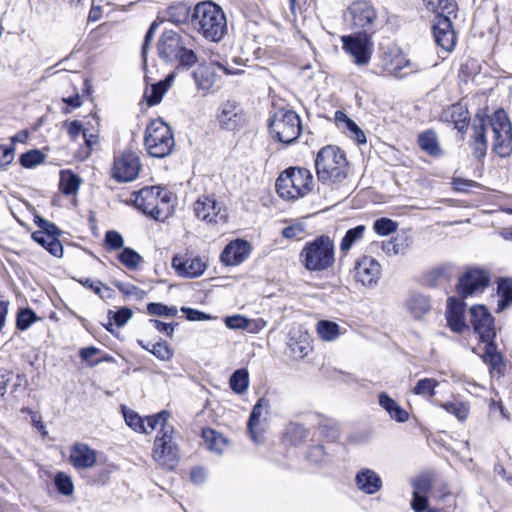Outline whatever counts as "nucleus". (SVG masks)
Wrapping results in <instances>:
<instances>
[{
    "mask_svg": "<svg viewBox=\"0 0 512 512\" xmlns=\"http://www.w3.org/2000/svg\"><path fill=\"white\" fill-rule=\"evenodd\" d=\"M32 239L44 247L51 255L58 258L62 257L63 246L57 237L42 231H35L32 233Z\"/></svg>",
    "mask_w": 512,
    "mask_h": 512,
    "instance_id": "obj_32",
    "label": "nucleus"
},
{
    "mask_svg": "<svg viewBox=\"0 0 512 512\" xmlns=\"http://www.w3.org/2000/svg\"><path fill=\"white\" fill-rule=\"evenodd\" d=\"M427 10L435 13V16H451L457 11L455 0H423Z\"/></svg>",
    "mask_w": 512,
    "mask_h": 512,
    "instance_id": "obj_37",
    "label": "nucleus"
},
{
    "mask_svg": "<svg viewBox=\"0 0 512 512\" xmlns=\"http://www.w3.org/2000/svg\"><path fill=\"white\" fill-rule=\"evenodd\" d=\"M202 437L209 450L221 453L226 446V439L212 429H203Z\"/></svg>",
    "mask_w": 512,
    "mask_h": 512,
    "instance_id": "obj_41",
    "label": "nucleus"
},
{
    "mask_svg": "<svg viewBox=\"0 0 512 512\" xmlns=\"http://www.w3.org/2000/svg\"><path fill=\"white\" fill-rule=\"evenodd\" d=\"M357 488L367 495L376 494L382 488L381 477L372 469L364 468L355 476Z\"/></svg>",
    "mask_w": 512,
    "mask_h": 512,
    "instance_id": "obj_27",
    "label": "nucleus"
},
{
    "mask_svg": "<svg viewBox=\"0 0 512 512\" xmlns=\"http://www.w3.org/2000/svg\"><path fill=\"white\" fill-rule=\"evenodd\" d=\"M440 120L444 123L453 124L459 133L464 134L470 123V114L465 105L456 103L443 109Z\"/></svg>",
    "mask_w": 512,
    "mask_h": 512,
    "instance_id": "obj_24",
    "label": "nucleus"
},
{
    "mask_svg": "<svg viewBox=\"0 0 512 512\" xmlns=\"http://www.w3.org/2000/svg\"><path fill=\"white\" fill-rule=\"evenodd\" d=\"M251 252V245L243 239H236L227 244L220 255L226 266H236L244 262Z\"/></svg>",
    "mask_w": 512,
    "mask_h": 512,
    "instance_id": "obj_23",
    "label": "nucleus"
},
{
    "mask_svg": "<svg viewBox=\"0 0 512 512\" xmlns=\"http://www.w3.org/2000/svg\"><path fill=\"white\" fill-rule=\"evenodd\" d=\"M317 333L324 341H334L340 335V326L333 321L320 320L317 323Z\"/></svg>",
    "mask_w": 512,
    "mask_h": 512,
    "instance_id": "obj_39",
    "label": "nucleus"
},
{
    "mask_svg": "<svg viewBox=\"0 0 512 512\" xmlns=\"http://www.w3.org/2000/svg\"><path fill=\"white\" fill-rule=\"evenodd\" d=\"M105 245L108 250H117L123 247L124 239L117 231H107L105 234Z\"/></svg>",
    "mask_w": 512,
    "mask_h": 512,
    "instance_id": "obj_59",
    "label": "nucleus"
},
{
    "mask_svg": "<svg viewBox=\"0 0 512 512\" xmlns=\"http://www.w3.org/2000/svg\"><path fill=\"white\" fill-rule=\"evenodd\" d=\"M217 120L222 129L235 131L245 125L246 115L238 103L228 100L220 105Z\"/></svg>",
    "mask_w": 512,
    "mask_h": 512,
    "instance_id": "obj_17",
    "label": "nucleus"
},
{
    "mask_svg": "<svg viewBox=\"0 0 512 512\" xmlns=\"http://www.w3.org/2000/svg\"><path fill=\"white\" fill-rule=\"evenodd\" d=\"M268 407V401L264 398H260L253 406L249 416L247 431L251 440L255 443H259L261 441L262 435L265 431Z\"/></svg>",
    "mask_w": 512,
    "mask_h": 512,
    "instance_id": "obj_19",
    "label": "nucleus"
},
{
    "mask_svg": "<svg viewBox=\"0 0 512 512\" xmlns=\"http://www.w3.org/2000/svg\"><path fill=\"white\" fill-rule=\"evenodd\" d=\"M282 236L289 240H301L305 234V225L303 223H294L285 227L282 232Z\"/></svg>",
    "mask_w": 512,
    "mask_h": 512,
    "instance_id": "obj_56",
    "label": "nucleus"
},
{
    "mask_svg": "<svg viewBox=\"0 0 512 512\" xmlns=\"http://www.w3.org/2000/svg\"><path fill=\"white\" fill-rule=\"evenodd\" d=\"M307 459L315 465H321L327 462L328 455L322 445H316L309 449Z\"/></svg>",
    "mask_w": 512,
    "mask_h": 512,
    "instance_id": "obj_57",
    "label": "nucleus"
},
{
    "mask_svg": "<svg viewBox=\"0 0 512 512\" xmlns=\"http://www.w3.org/2000/svg\"><path fill=\"white\" fill-rule=\"evenodd\" d=\"M448 413L454 415L459 421H464L468 417L469 408L462 402H447L441 405Z\"/></svg>",
    "mask_w": 512,
    "mask_h": 512,
    "instance_id": "obj_52",
    "label": "nucleus"
},
{
    "mask_svg": "<svg viewBox=\"0 0 512 512\" xmlns=\"http://www.w3.org/2000/svg\"><path fill=\"white\" fill-rule=\"evenodd\" d=\"M133 312L130 308L122 307L113 314V320L118 327L124 326L132 317Z\"/></svg>",
    "mask_w": 512,
    "mask_h": 512,
    "instance_id": "obj_63",
    "label": "nucleus"
},
{
    "mask_svg": "<svg viewBox=\"0 0 512 512\" xmlns=\"http://www.w3.org/2000/svg\"><path fill=\"white\" fill-rule=\"evenodd\" d=\"M170 413L168 411H161L160 413L152 416H148L145 420V426L148 428L149 433L160 427L158 435H163L164 429L167 427H173L168 424Z\"/></svg>",
    "mask_w": 512,
    "mask_h": 512,
    "instance_id": "obj_43",
    "label": "nucleus"
},
{
    "mask_svg": "<svg viewBox=\"0 0 512 512\" xmlns=\"http://www.w3.org/2000/svg\"><path fill=\"white\" fill-rule=\"evenodd\" d=\"M382 250L388 256H395L403 253V244L398 243L397 239L388 240L382 243Z\"/></svg>",
    "mask_w": 512,
    "mask_h": 512,
    "instance_id": "obj_62",
    "label": "nucleus"
},
{
    "mask_svg": "<svg viewBox=\"0 0 512 512\" xmlns=\"http://www.w3.org/2000/svg\"><path fill=\"white\" fill-rule=\"evenodd\" d=\"M499 297L496 312L500 313L512 305V278H500L497 284Z\"/></svg>",
    "mask_w": 512,
    "mask_h": 512,
    "instance_id": "obj_34",
    "label": "nucleus"
},
{
    "mask_svg": "<svg viewBox=\"0 0 512 512\" xmlns=\"http://www.w3.org/2000/svg\"><path fill=\"white\" fill-rule=\"evenodd\" d=\"M447 323L453 332L460 333L467 325L464 319V309L462 303L454 298H449L448 309L446 312Z\"/></svg>",
    "mask_w": 512,
    "mask_h": 512,
    "instance_id": "obj_28",
    "label": "nucleus"
},
{
    "mask_svg": "<svg viewBox=\"0 0 512 512\" xmlns=\"http://www.w3.org/2000/svg\"><path fill=\"white\" fill-rule=\"evenodd\" d=\"M470 322L480 341L485 344L483 362L490 366L491 371L500 376L504 375L505 362L495 344L496 329L493 316L484 305H474L470 308Z\"/></svg>",
    "mask_w": 512,
    "mask_h": 512,
    "instance_id": "obj_2",
    "label": "nucleus"
},
{
    "mask_svg": "<svg viewBox=\"0 0 512 512\" xmlns=\"http://www.w3.org/2000/svg\"><path fill=\"white\" fill-rule=\"evenodd\" d=\"M147 312L150 315L171 318L177 315L178 310L175 306H167L162 303L151 302L147 305Z\"/></svg>",
    "mask_w": 512,
    "mask_h": 512,
    "instance_id": "obj_50",
    "label": "nucleus"
},
{
    "mask_svg": "<svg viewBox=\"0 0 512 512\" xmlns=\"http://www.w3.org/2000/svg\"><path fill=\"white\" fill-rule=\"evenodd\" d=\"M313 177L306 168H289L276 180V191L284 200H297L312 189Z\"/></svg>",
    "mask_w": 512,
    "mask_h": 512,
    "instance_id": "obj_7",
    "label": "nucleus"
},
{
    "mask_svg": "<svg viewBox=\"0 0 512 512\" xmlns=\"http://www.w3.org/2000/svg\"><path fill=\"white\" fill-rule=\"evenodd\" d=\"M55 486L59 493L70 496L74 491V484L71 477L63 472H58L54 479Z\"/></svg>",
    "mask_w": 512,
    "mask_h": 512,
    "instance_id": "obj_51",
    "label": "nucleus"
},
{
    "mask_svg": "<svg viewBox=\"0 0 512 512\" xmlns=\"http://www.w3.org/2000/svg\"><path fill=\"white\" fill-rule=\"evenodd\" d=\"M300 262L306 270L321 272L328 270L335 262V245L328 235H320L305 243L299 254Z\"/></svg>",
    "mask_w": 512,
    "mask_h": 512,
    "instance_id": "obj_6",
    "label": "nucleus"
},
{
    "mask_svg": "<svg viewBox=\"0 0 512 512\" xmlns=\"http://www.w3.org/2000/svg\"><path fill=\"white\" fill-rule=\"evenodd\" d=\"M171 264L177 275L184 278H197L207 268L206 261L199 256L175 255Z\"/></svg>",
    "mask_w": 512,
    "mask_h": 512,
    "instance_id": "obj_20",
    "label": "nucleus"
},
{
    "mask_svg": "<svg viewBox=\"0 0 512 512\" xmlns=\"http://www.w3.org/2000/svg\"><path fill=\"white\" fill-rule=\"evenodd\" d=\"M69 460L76 469H89L96 464L97 452L87 444L76 443L70 449Z\"/></svg>",
    "mask_w": 512,
    "mask_h": 512,
    "instance_id": "obj_26",
    "label": "nucleus"
},
{
    "mask_svg": "<svg viewBox=\"0 0 512 512\" xmlns=\"http://www.w3.org/2000/svg\"><path fill=\"white\" fill-rule=\"evenodd\" d=\"M383 70L394 77L403 78L409 74L418 72L420 68L406 59L401 53L389 54L383 58Z\"/></svg>",
    "mask_w": 512,
    "mask_h": 512,
    "instance_id": "obj_21",
    "label": "nucleus"
},
{
    "mask_svg": "<svg viewBox=\"0 0 512 512\" xmlns=\"http://www.w3.org/2000/svg\"><path fill=\"white\" fill-rule=\"evenodd\" d=\"M38 320V316L32 309H20L17 313L16 327L21 331H25Z\"/></svg>",
    "mask_w": 512,
    "mask_h": 512,
    "instance_id": "obj_46",
    "label": "nucleus"
},
{
    "mask_svg": "<svg viewBox=\"0 0 512 512\" xmlns=\"http://www.w3.org/2000/svg\"><path fill=\"white\" fill-rule=\"evenodd\" d=\"M193 78L198 90L207 92L215 84V73L209 66L201 65L193 72Z\"/></svg>",
    "mask_w": 512,
    "mask_h": 512,
    "instance_id": "obj_35",
    "label": "nucleus"
},
{
    "mask_svg": "<svg viewBox=\"0 0 512 512\" xmlns=\"http://www.w3.org/2000/svg\"><path fill=\"white\" fill-rule=\"evenodd\" d=\"M269 130L272 138L284 144L295 142L302 131L299 115L293 110L279 109L269 120Z\"/></svg>",
    "mask_w": 512,
    "mask_h": 512,
    "instance_id": "obj_10",
    "label": "nucleus"
},
{
    "mask_svg": "<svg viewBox=\"0 0 512 512\" xmlns=\"http://www.w3.org/2000/svg\"><path fill=\"white\" fill-rule=\"evenodd\" d=\"M432 29L437 46L446 53L451 52L456 44L451 16H435Z\"/></svg>",
    "mask_w": 512,
    "mask_h": 512,
    "instance_id": "obj_18",
    "label": "nucleus"
},
{
    "mask_svg": "<svg viewBox=\"0 0 512 512\" xmlns=\"http://www.w3.org/2000/svg\"><path fill=\"white\" fill-rule=\"evenodd\" d=\"M373 228L378 235L387 236L397 230L398 224L392 219L382 217L374 222Z\"/></svg>",
    "mask_w": 512,
    "mask_h": 512,
    "instance_id": "obj_53",
    "label": "nucleus"
},
{
    "mask_svg": "<svg viewBox=\"0 0 512 512\" xmlns=\"http://www.w3.org/2000/svg\"><path fill=\"white\" fill-rule=\"evenodd\" d=\"M229 385L236 394H243L249 386V373L246 369L236 370L230 377Z\"/></svg>",
    "mask_w": 512,
    "mask_h": 512,
    "instance_id": "obj_40",
    "label": "nucleus"
},
{
    "mask_svg": "<svg viewBox=\"0 0 512 512\" xmlns=\"http://www.w3.org/2000/svg\"><path fill=\"white\" fill-rule=\"evenodd\" d=\"M64 126L66 127L67 132L72 140H76V138L80 134L83 135V131H85L82 123L78 120H74V121H70V122L66 121L64 123Z\"/></svg>",
    "mask_w": 512,
    "mask_h": 512,
    "instance_id": "obj_64",
    "label": "nucleus"
},
{
    "mask_svg": "<svg viewBox=\"0 0 512 512\" xmlns=\"http://www.w3.org/2000/svg\"><path fill=\"white\" fill-rule=\"evenodd\" d=\"M336 120L343 121L345 123L346 129L350 132L351 137L354 138L357 143H366V136L364 132L352 119L348 118L346 114L339 111L336 112Z\"/></svg>",
    "mask_w": 512,
    "mask_h": 512,
    "instance_id": "obj_44",
    "label": "nucleus"
},
{
    "mask_svg": "<svg viewBox=\"0 0 512 512\" xmlns=\"http://www.w3.org/2000/svg\"><path fill=\"white\" fill-rule=\"evenodd\" d=\"M193 210L198 219L207 223L217 224L225 222L227 218L224 208L210 195L200 196L194 202Z\"/></svg>",
    "mask_w": 512,
    "mask_h": 512,
    "instance_id": "obj_16",
    "label": "nucleus"
},
{
    "mask_svg": "<svg viewBox=\"0 0 512 512\" xmlns=\"http://www.w3.org/2000/svg\"><path fill=\"white\" fill-rule=\"evenodd\" d=\"M181 311L186 315V318L189 321H207L213 319V317L210 314L204 313L193 308L182 307Z\"/></svg>",
    "mask_w": 512,
    "mask_h": 512,
    "instance_id": "obj_61",
    "label": "nucleus"
},
{
    "mask_svg": "<svg viewBox=\"0 0 512 512\" xmlns=\"http://www.w3.org/2000/svg\"><path fill=\"white\" fill-rule=\"evenodd\" d=\"M158 55L166 62L178 61L182 66L191 67L197 62V56L186 46L184 38L177 32L165 31L158 42Z\"/></svg>",
    "mask_w": 512,
    "mask_h": 512,
    "instance_id": "obj_8",
    "label": "nucleus"
},
{
    "mask_svg": "<svg viewBox=\"0 0 512 512\" xmlns=\"http://www.w3.org/2000/svg\"><path fill=\"white\" fill-rule=\"evenodd\" d=\"M309 430L302 424L290 422L284 432V440L294 446L303 444L309 437Z\"/></svg>",
    "mask_w": 512,
    "mask_h": 512,
    "instance_id": "obj_33",
    "label": "nucleus"
},
{
    "mask_svg": "<svg viewBox=\"0 0 512 512\" xmlns=\"http://www.w3.org/2000/svg\"><path fill=\"white\" fill-rule=\"evenodd\" d=\"M372 35L351 34L342 36L343 49L349 53L354 63L358 66H365L370 62L373 52Z\"/></svg>",
    "mask_w": 512,
    "mask_h": 512,
    "instance_id": "obj_13",
    "label": "nucleus"
},
{
    "mask_svg": "<svg viewBox=\"0 0 512 512\" xmlns=\"http://www.w3.org/2000/svg\"><path fill=\"white\" fill-rule=\"evenodd\" d=\"M490 283L487 270L473 268L465 272L458 281L457 292L460 297L468 298L483 293Z\"/></svg>",
    "mask_w": 512,
    "mask_h": 512,
    "instance_id": "obj_14",
    "label": "nucleus"
},
{
    "mask_svg": "<svg viewBox=\"0 0 512 512\" xmlns=\"http://www.w3.org/2000/svg\"><path fill=\"white\" fill-rule=\"evenodd\" d=\"M124 418L129 427L136 432L149 433L148 428L145 426L144 419H142L137 413L129 412L124 413Z\"/></svg>",
    "mask_w": 512,
    "mask_h": 512,
    "instance_id": "obj_55",
    "label": "nucleus"
},
{
    "mask_svg": "<svg viewBox=\"0 0 512 512\" xmlns=\"http://www.w3.org/2000/svg\"><path fill=\"white\" fill-rule=\"evenodd\" d=\"M45 155L39 150H31L23 153L20 157V163L25 168H32L36 165L43 163Z\"/></svg>",
    "mask_w": 512,
    "mask_h": 512,
    "instance_id": "obj_54",
    "label": "nucleus"
},
{
    "mask_svg": "<svg viewBox=\"0 0 512 512\" xmlns=\"http://www.w3.org/2000/svg\"><path fill=\"white\" fill-rule=\"evenodd\" d=\"M287 347L290 356L294 359H302L311 350L310 338L307 332L301 328H292L288 334Z\"/></svg>",
    "mask_w": 512,
    "mask_h": 512,
    "instance_id": "obj_25",
    "label": "nucleus"
},
{
    "mask_svg": "<svg viewBox=\"0 0 512 512\" xmlns=\"http://www.w3.org/2000/svg\"><path fill=\"white\" fill-rule=\"evenodd\" d=\"M315 168L321 183H340L347 177L348 161L344 151L337 146L328 145L317 153Z\"/></svg>",
    "mask_w": 512,
    "mask_h": 512,
    "instance_id": "obj_5",
    "label": "nucleus"
},
{
    "mask_svg": "<svg viewBox=\"0 0 512 512\" xmlns=\"http://www.w3.org/2000/svg\"><path fill=\"white\" fill-rule=\"evenodd\" d=\"M407 311L414 319H421L431 309V303L428 296L414 293L405 303Z\"/></svg>",
    "mask_w": 512,
    "mask_h": 512,
    "instance_id": "obj_30",
    "label": "nucleus"
},
{
    "mask_svg": "<svg viewBox=\"0 0 512 512\" xmlns=\"http://www.w3.org/2000/svg\"><path fill=\"white\" fill-rule=\"evenodd\" d=\"M437 386L438 382L435 379L424 378L416 383L413 392L422 397H433Z\"/></svg>",
    "mask_w": 512,
    "mask_h": 512,
    "instance_id": "obj_49",
    "label": "nucleus"
},
{
    "mask_svg": "<svg viewBox=\"0 0 512 512\" xmlns=\"http://www.w3.org/2000/svg\"><path fill=\"white\" fill-rule=\"evenodd\" d=\"M417 143L421 150L433 157H439L443 151L435 131L429 129L418 135Z\"/></svg>",
    "mask_w": 512,
    "mask_h": 512,
    "instance_id": "obj_31",
    "label": "nucleus"
},
{
    "mask_svg": "<svg viewBox=\"0 0 512 512\" xmlns=\"http://www.w3.org/2000/svg\"><path fill=\"white\" fill-rule=\"evenodd\" d=\"M79 282L86 288L91 289L95 294L99 295L101 298H105V293L110 294V289L105 286L99 280H91L90 278L80 279Z\"/></svg>",
    "mask_w": 512,
    "mask_h": 512,
    "instance_id": "obj_58",
    "label": "nucleus"
},
{
    "mask_svg": "<svg viewBox=\"0 0 512 512\" xmlns=\"http://www.w3.org/2000/svg\"><path fill=\"white\" fill-rule=\"evenodd\" d=\"M141 169L139 156L125 151L114 159L111 175L118 182H130L136 179Z\"/></svg>",
    "mask_w": 512,
    "mask_h": 512,
    "instance_id": "obj_15",
    "label": "nucleus"
},
{
    "mask_svg": "<svg viewBox=\"0 0 512 512\" xmlns=\"http://www.w3.org/2000/svg\"><path fill=\"white\" fill-rule=\"evenodd\" d=\"M144 145L148 154L164 158L171 154L175 141L171 128L161 119H154L146 127Z\"/></svg>",
    "mask_w": 512,
    "mask_h": 512,
    "instance_id": "obj_9",
    "label": "nucleus"
},
{
    "mask_svg": "<svg viewBox=\"0 0 512 512\" xmlns=\"http://www.w3.org/2000/svg\"><path fill=\"white\" fill-rule=\"evenodd\" d=\"M471 146L478 158L485 156L488 138L491 137L493 151L500 157L512 153V123L504 110L495 111L490 117L477 116L472 125Z\"/></svg>",
    "mask_w": 512,
    "mask_h": 512,
    "instance_id": "obj_1",
    "label": "nucleus"
},
{
    "mask_svg": "<svg viewBox=\"0 0 512 512\" xmlns=\"http://www.w3.org/2000/svg\"><path fill=\"white\" fill-rule=\"evenodd\" d=\"M381 274V265L372 257H362L355 266V278L363 286L377 284Z\"/></svg>",
    "mask_w": 512,
    "mask_h": 512,
    "instance_id": "obj_22",
    "label": "nucleus"
},
{
    "mask_svg": "<svg viewBox=\"0 0 512 512\" xmlns=\"http://www.w3.org/2000/svg\"><path fill=\"white\" fill-rule=\"evenodd\" d=\"M118 260L128 269H137L142 262V257L131 248H123L118 255Z\"/></svg>",
    "mask_w": 512,
    "mask_h": 512,
    "instance_id": "obj_47",
    "label": "nucleus"
},
{
    "mask_svg": "<svg viewBox=\"0 0 512 512\" xmlns=\"http://www.w3.org/2000/svg\"><path fill=\"white\" fill-rule=\"evenodd\" d=\"M175 79V74L170 73L164 80L157 83L151 84L150 94H146L147 102L150 106L157 105L161 102L163 95L166 93L168 88L172 85Z\"/></svg>",
    "mask_w": 512,
    "mask_h": 512,
    "instance_id": "obj_36",
    "label": "nucleus"
},
{
    "mask_svg": "<svg viewBox=\"0 0 512 512\" xmlns=\"http://www.w3.org/2000/svg\"><path fill=\"white\" fill-rule=\"evenodd\" d=\"M131 201L145 215L157 221L166 220L174 210L173 194L160 186H146L133 192Z\"/></svg>",
    "mask_w": 512,
    "mask_h": 512,
    "instance_id": "obj_4",
    "label": "nucleus"
},
{
    "mask_svg": "<svg viewBox=\"0 0 512 512\" xmlns=\"http://www.w3.org/2000/svg\"><path fill=\"white\" fill-rule=\"evenodd\" d=\"M169 20L175 24L185 23L191 19L190 9L183 3L172 5L168 9Z\"/></svg>",
    "mask_w": 512,
    "mask_h": 512,
    "instance_id": "obj_45",
    "label": "nucleus"
},
{
    "mask_svg": "<svg viewBox=\"0 0 512 512\" xmlns=\"http://www.w3.org/2000/svg\"><path fill=\"white\" fill-rule=\"evenodd\" d=\"M365 231V225H358L349 229L341 240L340 250L344 253H347L354 244L363 239Z\"/></svg>",
    "mask_w": 512,
    "mask_h": 512,
    "instance_id": "obj_38",
    "label": "nucleus"
},
{
    "mask_svg": "<svg viewBox=\"0 0 512 512\" xmlns=\"http://www.w3.org/2000/svg\"><path fill=\"white\" fill-rule=\"evenodd\" d=\"M81 184V179L71 171H62L60 177V187L65 195L75 194Z\"/></svg>",
    "mask_w": 512,
    "mask_h": 512,
    "instance_id": "obj_42",
    "label": "nucleus"
},
{
    "mask_svg": "<svg viewBox=\"0 0 512 512\" xmlns=\"http://www.w3.org/2000/svg\"><path fill=\"white\" fill-rule=\"evenodd\" d=\"M344 19L356 34L373 35L378 16L374 6L367 1H355L346 10Z\"/></svg>",
    "mask_w": 512,
    "mask_h": 512,
    "instance_id": "obj_11",
    "label": "nucleus"
},
{
    "mask_svg": "<svg viewBox=\"0 0 512 512\" xmlns=\"http://www.w3.org/2000/svg\"><path fill=\"white\" fill-rule=\"evenodd\" d=\"M173 432V427H167L163 435H157L152 451L154 461L166 470L175 469L179 463V449L173 441Z\"/></svg>",
    "mask_w": 512,
    "mask_h": 512,
    "instance_id": "obj_12",
    "label": "nucleus"
},
{
    "mask_svg": "<svg viewBox=\"0 0 512 512\" xmlns=\"http://www.w3.org/2000/svg\"><path fill=\"white\" fill-rule=\"evenodd\" d=\"M191 26L203 38L216 43L227 33L225 13L212 1H203L195 5L191 13Z\"/></svg>",
    "mask_w": 512,
    "mask_h": 512,
    "instance_id": "obj_3",
    "label": "nucleus"
},
{
    "mask_svg": "<svg viewBox=\"0 0 512 512\" xmlns=\"http://www.w3.org/2000/svg\"><path fill=\"white\" fill-rule=\"evenodd\" d=\"M150 353L161 361H170L174 356L173 349L163 340L152 343Z\"/></svg>",
    "mask_w": 512,
    "mask_h": 512,
    "instance_id": "obj_48",
    "label": "nucleus"
},
{
    "mask_svg": "<svg viewBox=\"0 0 512 512\" xmlns=\"http://www.w3.org/2000/svg\"><path fill=\"white\" fill-rule=\"evenodd\" d=\"M378 403L389 414L391 419L399 423H404L409 419L408 412L405 409H403L387 393L381 392L379 394Z\"/></svg>",
    "mask_w": 512,
    "mask_h": 512,
    "instance_id": "obj_29",
    "label": "nucleus"
},
{
    "mask_svg": "<svg viewBox=\"0 0 512 512\" xmlns=\"http://www.w3.org/2000/svg\"><path fill=\"white\" fill-rule=\"evenodd\" d=\"M225 325L232 330L243 329L247 330L249 326V319L242 315L228 316L224 320Z\"/></svg>",
    "mask_w": 512,
    "mask_h": 512,
    "instance_id": "obj_60",
    "label": "nucleus"
}]
</instances>
